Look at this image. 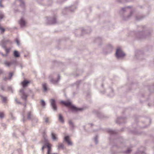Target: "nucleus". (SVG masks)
<instances>
[{"mask_svg":"<svg viewBox=\"0 0 154 154\" xmlns=\"http://www.w3.org/2000/svg\"><path fill=\"white\" fill-rule=\"evenodd\" d=\"M19 23L21 27L25 26L26 24V22L23 18L22 17L19 21Z\"/></svg>","mask_w":154,"mask_h":154,"instance_id":"11","label":"nucleus"},{"mask_svg":"<svg viewBox=\"0 0 154 154\" xmlns=\"http://www.w3.org/2000/svg\"><path fill=\"white\" fill-rule=\"evenodd\" d=\"M46 148V146L45 145H44L42 147V150H43L44 149V148Z\"/></svg>","mask_w":154,"mask_h":154,"instance_id":"46","label":"nucleus"},{"mask_svg":"<svg viewBox=\"0 0 154 154\" xmlns=\"http://www.w3.org/2000/svg\"><path fill=\"white\" fill-rule=\"evenodd\" d=\"M13 135L14 136V134H13Z\"/></svg>","mask_w":154,"mask_h":154,"instance_id":"57","label":"nucleus"},{"mask_svg":"<svg viewBox=\"0 0 154 154\" xmlns=\"http://www.w3.org/2000/svg\"><path fill=\"white\" fill-rule=\"evenodd\" d=\"M10 115H11V117H12V118H13V119H14V117H13V115H12V113L11 112H10Z\"/></svg>","mask_w":154,"mask_h":154,"instance_id":"48","label":"nucleus"},{"mask_svg":"<svg viewBox=\"0 0 154 154\" xmlns=\"http://www.w3.org/2000/svg\"><path fill=\"white\" fill-rule=\"evenodd\" d=\"M14 56L16 57H18L20 56V54L16 50H15L14 51Z\"/></svg>","mask_w":154,"mask_h":154,"instance_id":"20","label":"nucleus"},{"mask_svg":"<svg viewBox=\"0 0 154 154\" xmlns=\"http://www.w3.org/2000/svg\"><path fill=\"white\" fill-rule=\"evenodd\" d=\"M69 126L71 127L72 128L74 127V125L73 123L72 122V121L69 120Z\"/></svg>","mask_w":154,"mask_h":154,"instance_id":"26","label":"nucleus"},{"mask_svg":"<svg viewBox=\"0 0 154 154\" xmlns=\"http://www.w3.org/2000/svg\"><path fill=\"white\" fill-rule=\"evenodd\" d=\"M4 117V114L3 112H0V119H3Z\"/></svg>","mask_w":154,"mask_h":154,"instance_id":"29","label":"nucleus"},{"mask_svg":"<svg viewBox=\"0 0 154 154\" xmlns=\"http://www.w3.org/2000/svg\"><path fill=\"white\" fill-rule=\"evenodd\" d=\"M72 8H70V10L71 12L73 11L74 10L76 9V7L73 6H72Z\"/></svg>","mask_w":154,"mask_h":154,"instance_id":"34","label":"nucleus"},{"mask_svg":"<svg viewBox=\"0 0 154 154\" xmlns=\"http://www.w3.org/2000/svg\"><path fill=\"white\" fill-rule=\"evenodd\" d=\"M50 105L54 111H56L57 110V106L56 100L54 99H51L50 100Z\"/></svg>","mask_w":154,"mask_h":154,"instance_id":"5","label":"nucleus"},{"mask_svg":"<svg viewBox=\"0 0 154 154\" xmlns=\"http://www.w3.org/2000/svg\"><path fill=\"white\" fill-rule=\"evenodd\" d=\"M12 43V42L11 41L8 39L3 40L1 42V45L3 48L5 49L6 53V54H3L2 53H1L3 56H6L8 55V54L9 52L11 49L10 48H6V45L8 44H11Z\"/></svg>","mask_w":154,"mask_h":154,"instance_id":"1","label":"nucleus"},{"mask_svg":"<svg viewBox=\"0 0 154 154\" xmlns=\"http://www.w3.org/2000/svg\"><path fill=\"white\" fill-rule=\"evenodd\" d=\"M94 141L96 144H97L98 143V141L97 140V136H96L94 138Z\"/></svg>","mask_w":154,"mask_h":154,"instance_id":"31","label":"nucleus"},{"mask_svg":"<svg viewBox=\"0 0 154 154\" xmlns=\"http://www.w3.org/2000/svg\"><path fill=\"white\" fill-rule=\"evenodd\" d=\"M133 14V12L132 11H131L130 12V14L126 18L124 19L125 20H128L131 16L132 15V14Z\"/></svg>","mask_w":154,"mask_h":154,"instance_id":"28","label":"nucleus"},{"mask_svg":"<svg viewBox=\"0 0 154 154\" xmlns=\"http://www.w3.org/2000/svg\"><path fill=\"white\" fill-rule=\"evenodd\" d=\"M20 96L22 99L25 100H26L28 95L25 93L23 89H21L20 90Z\"/></svg>","mask_w":154,"mask_h":154,"instance_id":"8","label":"nucleus"},{"mask_svg":"<svg viewBox=\"0 0 154 154\" xmlns=\"http://www.w3.org/2000/svg\"><path fill=\"white\" fill-rule=\"evenodd\" d=\"M41 105L44 106L45 105V103L43 100H42L41 101Z\"/></svg>","mask_w":154,"mask_h":154,"instance_id":"30","label":"nucleus"},{"mask_svg":"<svg viewBox=\"0 0 154 154\" xmlns=\"http://www.w3.org/2000/svg\"><path fill=\"white\" fill-rule=\"evenodd\" d=\"M7 78H6V77H5L4 78V80H5V81L6 80V79H7Z\"/></svg>","mask_w":154,"mask_h":154,"instance_id":"52","label":"nucleus"},{"mask_svg":"<svg viewBox=\"0 0 154 154\" xmlns=\"http://www.w3.org/2000/svg\"><path fill=\"white\" fill-rule=\"evenodd\" d=\"M61 103L64 104L65 106H71V108L74 110L78 111H81L82 110V108H79L75 106H74L72 105L71 104V102L69 101H61Z\"/></svg>","mask_w":154,"mask_h":154,"instance_id":"2","label":"nucleus"},{"mask_svg":"<svg viewBox=\"0 0 154 154\" xmlns=\"http://www.w3.org/2000/svg\"><path fill=\"white\" fill-rule=\"evenodd\" d=\"M58 120L62 123H63L64 122V120L63 117L62 115L60 114L59 115Z\"/></svg>","mask_w":154,"mask_h":154,"instance_id":"17","label":"nucleus"},{"mask_svg":"<svg viewBox=\"0 0 154 154\" xmlns=\"http://www.w3.org/2000/svg\"><path fill=\"white\" fill-rule=\"evenodd\" d=\"M0 96L2 98L3 102L4 103H5L7 100V97H4L1 95H0Z\"/></svg>","mask_w":154,"mask_h":154,"instance_id":"25","label":"nucleus"},{"mask_svg":"<svg viewBox=\"0 0 154 154\" xmlns=\"http://www.w3.org/2000/svg\"><path fill=\"white\" fill-rule=\"evenodd\" d=\"M45 122L46 123H48V118H46L45 120Z\"/></svg>","mask_w":154,"mask_h":154,"instance_id":"40","label":"nucleus"},{"mask_svg":"<svg viewBox=\"0 0 154 154\" xmlns=\"http://www.w3.org/2000/svg\"><path fill=\"white\" fill-rule=\"evenodd\" d=\"M34 116L31 114V112L30 111L28 112H27V119L28 120H31L32 118V117Z\"/></svg>","mask_w":154,"mask_h":154,"instance_id":"16","label":"nucleus"},{"mask_svg":"<svg viewBox=\"0 0 154 154\" xmlns=\"http://www.w3.org/2000/svg\"><path fill=\"white\" fill-rule=\"evenodd\" d=\"M144 17L143 16H136L135 17L136 20H140Z\"/></svg>","mask_w":154,"mask_h":154,"instance_id":"24","label":"nucleus"},{"mask_svg":"<svg viewBox=\"0 0 154 154\" xmlns=\"http://www.w3.org/2000/svg\"><path fill=\"white\" fill-rule=\"evenodd\" d=\"M89 125H92V124H89Z\"/></svg>","mask_w":154,"mask_h":154,"instance_id":"54","label":"nucleus"},{"mask_svg":"<svg viewBox=\"0 0 154 154\" xmlns=\"http://www.w3.org/2000/svg\"><path fill=\"white\" fill-rule=\"evenodd\" d=\"M126 8H122L121 10V11H126Z\"/></svg>","mask_w":154,"mask_h":154,"instance_id":"39","label":"nucleus"},{"mask_svg":"<svg viewBox=\"0 0 154 154\" xmlns=\"http://www.w3.org/2000/svg\"><path fill=\"white\" fill-rule=\"evenodd\" d=\"M49 3L48 4V5H50L52 3V1L51 0H49Z\"/></svg>","mask_w":154,"mask_h":154,"instance_id":"45","label":"nucleus"},{"mask_svg":"<svg viewBox=\"0 0 154 154\" xmlns=\"http://www.w3.org/2000/svg\"><path fill=\"white\" fill-rule=\"evenodd\" d=\"M31 120L32 121V123H36L38 122V119L37 118L34 116L32 117V118Z\"/></svg>","mask_w":154,"mask_h":154,"instance_id":"19","label":"nucleus"},{"mask_svg":"<svg viewBox=\"0 0 154 154\" xmlns=\"http://www.w3.org/2000/svg\"><path fill=\"white\" fill-rule=\"evenodd\" d=\"M51 137L54 141H57L58 140V138L57 137V135L54 133L51 132Z\"/></svg>","mask_w":154,"mask_h":154,"instance_id":"12","label":"nucleus"},{"mask_svg":"<svg viewBox=\"0 0 154 154\" xmlns=\"http://www.w3.org/2000/svg\"><path fill=\"white\" fill-rule=\"evenodd\" d=\"M125 119V118L120 117L117 118L116 122V123H120L123 122V121Z\"/></svg>","mask_w":154,"mask_h":154,"instance_id":"14","label":"nucleus"},{"mask_svg":"<svg viewBox=\"0 0 154 154\" xmlns=\"http://www.w3.org/2000/svg\"><path fill=\"white\" fill-rule=\"evenodd\" d=\"M127 7L128 8H130V6H128V7Z\"/></svg>","mask_w":154,"mask_h":154,"instance_id":"55","label":"nucleus"},{"mask_svg":"<svg viewBox=\"0 0 154 154\" xmlns=\"http://www.w3.org/2000/svg\"><path fill=\"white\" fill-rule=\"evenodd\" d=\"M64 148V145L62 143H59L58 146V149H63Z\"/></svg>","mask_w":154,"mask_h":154,"instance_id":"23","label":"nucleus"},{"mask_svg":"<svg viewBox=\"0 0 154 154\" xmlns=\"http://www.w3.org/2000/svg\"><path fill=\"white\" fill-rule=\"evenodd\" d=\"M136 36L139 40H141L146 38V36L144 35L143 31L137 32L136 34Z\"/></svg>","mask_w":154,"mask_h":154,"instance_id":"6","label":"nucleus"},{"mask_svg":"<svg viewBox=\"0 0 154 154\" xmlns=\"http://www.w3.org/2000/svg\"><path fill=\"white\" fill-rule=\"evenodd\" d=\"M4 64L6 66L9 67L11 66H15L18 64V62L16 59H14L11 60L10 62L5 61L4 62Z\"/></svg>","mask_w":154,"mask_h":154,"instance_id":"3","label":"nucleus"},{"mask_svg":"<svg viewBox=\"0 0 154 154\" xmlns=\"http://www.w3.org/2000/svg\"><path fill=\"white\" fill-rule=\"evenodd\" d=\"M2 126H3L4 128H6V125L5 124L2 123Z\"/></svg>","mask_w":154,"mask_h":154,"instance_id":"41","label":"nucleus"},{"mask_svg":"<svg viewBox=\"0 0 154 154\" xmlns=\"http://www.w3.org/2000/svg\"><path fill=\"white\" fill-rule=\"evenodd\" d=\"M8 91H11L12 93H13V90L11 86L8 87Z\"/></svg>","mask_w":154,"mask_h":154,"instance_id":"27","label":"nucleus"},{"mask_svg":"<svg viewBox=\"0 0 154 154\" xmlns=\"http://www.w3.org/2000/svg\"><path fill=\"white\" fill-rule=\"evenodd\" d=\"M125 55V54L123 52L120 47H118L116 49V56L118 58H122Z\"/></svg>","mask_w":154,"mask_h":154,"instance_id":"4","label":"nucleus"},{"mask_svg":"<svg viewBox=\"0 0 154 154\" xmlns=\"http://www.w3.org/2000/svg\"><path fill=\"white\" fill-rule=\"evenodd\" d=\"M13 75V73L12 72H11L9 73V75L10 76V79H11V78L12 76Z\"/></svg>","mask_w":154,"mask_h":154,"instance_id":"42","label":"nucleus"},{"mask_svg":"<svg viewBox=\"0 0 154 154\" xmlns=\"http://www.w3.org/2000/svg\"><path fill=\"white\" fill-rule=\"evenodd\" d=\"M2 1L3 0H0V7H3V6L1 4Z\"/></svg>","mask_w":154,"mask_h":154,"instance_id":"38","label":"nucleus"},{"mask_svg":"<svg viewBox=\"0 0 154 154\" xmlns=\"http://www.w3.org/2000/svg\"><path fill=\"white\" fill-rule=\"evenodd\" d=\"M47 23L48 24H55L56 22V19L54 17L52 18L47 17L46 18Z\"/></svg>","mask_w":154,"mask_h":154,"instance_id":"7","label":"nucleus"},{"mask_svg":"<svg viewBox=\"0 0 154 154\" xmlns=\"http://www.w3.org/2000/svg\"><path fill=\"white\" fill-rule=\"evenodd\" d=\"M107 50L108 51V52L109 53L111 52L112 49V46L111 45H109L107 47Z\"/></svg>","mask_w":154,"mask_h":154,"instance_id":"21","label":"nucleus"},{"mask_svg":"<svg viewBox=\"0 0 154 154\" xmlns=\"http://www.w3.org/2000/svg\"><path fill=\"white\" fill-rule=\"evenodd\" d=\"M3 71L2 69H0V75L2 73Z\"/></svg>","mask_w":154,"mask_h":154,"instance_id":"49","label":"nucleus"},{"mask_svg":"<svg viewBox=\"0 0 154 154\" xmlns=\"http://www.w3.org/2000/svg\"><path fill=\"white\" fill-rule=\"evenodd\" d=\"M42 88L44 89V90L45 91H47L48 90L47 85V84L46 83H43L42 85Z\"/></svg>","mask_w":154,"mask_h":154,"instance_id":"18","label":"nucleus"},{"mask_svg":"<svg viewBox=\"0 0 154 154\" xmlns=\"http://www.w3.org/2000/svg\"><path fill=\"white\" fill-rule=\"evenodd\" d=\"M0 30L1 31V32L2 33L4 32L5 29L4 28L1 27L0 26Z\"/></svg>","mask_w":154,"mask_h":154,"instance_id":"32","label":"nucleus"},{"mask_svg":"<svg viewBox=\"0 0 154 154\" xmlns=\"http://www.w3.org/2000/svg\"><path fill=\"white\" fill-rule=\"evenodd\" d=\"M4 17L3 14L2 13H0V19H1L3 18Z\"/></svg>","mask_w":154,"mask_h":154,"instance_id":"36","label":"nucleus"},{"mask_svg":"<svg viewBox=\"0 0 154 154\" xmlns=\"http://www.w3.org/2000/svg\"><path fill=\"white\" fill-rule=\"evenodd\" d=\"M23 105L25 107L26 106V103L23 104Z\"/></svg>","mask_w":154,"mask_h":154,"instance_id":"51","label":"nucleus"},{"mask_svg":"<svg viewBox=\"0 0 154 154\" xmlns=\"http://www.w3.org/2000/svg\"><path fill=\"white\" fill-rule=\"evenodd\" d=\"M125 1L126 2L130 1L129 0H125ZM118 2H122V0H119Z\"/></svg>","mask_w":154,"mask_h":154,"instance_id":"43","label":"nucleus"},{"mask_svg":"<svg viewBox=\"0 0 154 154\" xmlns=\"http://www.w3.org/2000/svg\"><path fill=\"white\" fill-rule=\"evenodd\" d=\"M108 131L111 134H115L116 133V131L114 130H112L109 129L108 130Z\"/></svg>","mask_w":154,"mask_h":154,"instance_id":"22","label":"nucleus"},{"mask_svg":"<svg viewBox=\"0 0 154 154\" xmlns=\"http://www.w3.org/2000/svg\"><path fill=\"white\" fill-rule=\"evenodd\" d=\"M69 137L68 136H66L64 137V140L66 141L69 145H72V142L69 140Z\"/></svg>","mask_w":154,"mask_h":154,"instance_id":"15","label":"nucleus"},{"mask_svg":"<svg viewBox=\"0 0 154 154\" xmlns=\"http://www.w3.org/2000/svg\"><path fill=\"white\" fill-rule=\"evenodd\" d=\"M1 88L2 90H3V91L4 90V87L3 86H1Z\"/></svg>","mask_w":154,"mask_h":154,"instance_id":"47","label":"nucleus"},{"mask_svg":"<svg viewBox=\"0 0 154 154\" xmlns=\"http://www.w3.org/2000/svg\"><path fill=\"white\" fill-rule=\"evenodd\" d=\"M140 154H146L145 152L143 151H140Z\"/></svg>","mask_w":154,"mask_h":154,"instance_id":"44","label":"nucleus"},{"mask_svg":"<svg viewBox=\"0 0 154 154\" xmlns=\"http://www.w3.org/2000/svg\"><path fill=\"white\" fill-rule=\"evenodd\" d=\"M15 41H16V42L17 43V45L18 46L19 45L20 42H19V41L18 39V38H16V39Z\"/></svg>","mask_w":154,"mask_h":154,"instance_id":"33","label":"nucleus"},{"mask_svg":"<svg viewBox=\"0 0 154 154\" xmlns=\"http://www.w3.org/2000/svg\"><path fill=\"white\" fill-rule=\"evenodd\" d=\"M102 86H103V85H102Z\"/></svg>","mask_w":154,"mask_h":154,"instance_id":"56","label":"nucleus"},{"mask_svg":"<svg viewBox=\"0 0 154 154\" xmlns=\"http://www.w3.org/2000/svg\"><path fill=\"white\" fill-rule=\"evenodd\" d=\"M25 117H23V122H24V121H25Z\"/></svg>","mask_w":154,"mask_h":154,"instance_id":"50","label":"nucleus"},{"mask_svg":"<svg viewBox=\"0 0 154 154\" xmlns=\"http://www.w3.org/2000/svg\"><path fill=\"white\" fill-rule=\"evenodd\" d=\"M49 78L50 79V81L51 83L56 84L59 81L60 79V76L58 74V78L57 80H54L53 78L51 76H49Z\"/></svg>","mask_w":154,"mask_h":154,"instance_id":"9","label":"nucleus"},{"mask_svg":"<svg viewBox=\"0 0 154 154\" xmlns=\"http://www.w3.org/2000/svg\"><path fill=\"white\" fill-rule=\"evenodd\" d=\"M141 27H142V28H144V26H141Z\"/></svg>","mask_w":154,"mask_h":154,"instance_id":"53","label":"nucleus"},{"mask_svg":"<svg viewBox=\"0 0 154 154\" xmlns=\"http://www.w3.org/2000/svg\"><path fill=\"white\" fill-rule=\"evenodd\" d=\"M29 82L28 81L24 80L21 82V84L23 88H25L27 87L29 84Z\"/></svg>","mask_w":154,"mask_h":154,"instance_id":"13","label":"nucleus"},{"mask_svg":"<svg viewBox=\"0 0 154 154\" xmlns=\"http://www.w3.org/2000/svg\"><path fill=\"white\" fill-rule=\"evenodd\" d=\"M46 147H47L48 149L47 154H58L57 153H51V145L49 143H47L45 144Z\"/></svg>","mask_w":154,"mask_h":154,"instance_id":"10","label":"nucleus"},{"mask_svg":"<svg viewBox=\"0 0 154 154\" xmlns=\"http://www.w3.org/2000/svg\"><path fill=\"white\" fill-rule=\"evenodd\" d=\"M15 101L16 102L18 103H19V104H21V103L20 102V101H18L17 100V99L16 98H15Z\"/></svg>","mask_w":154,"mask_h":154,"instance_id":"37","label":"nucleus"},{"mask_svg":"<svg viewBox=\"0 0 154 154\" xmlns=\"http://www.w3.org/2000/svg\"><path fill=\"white\" fill-rule=\"evenodd\" d=\"M131 151V149H128L127 150L125 151V152L126 153L128 154V153H129Z\"/></svg>","mask_w":154,"mask_h":154,"instance_id":"35","label":"nucleus"}]
</instances>
